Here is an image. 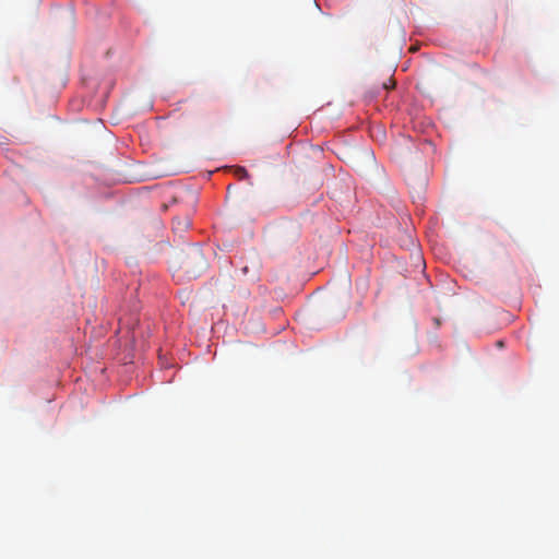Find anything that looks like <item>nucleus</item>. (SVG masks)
<instances>
[{
    "mask_svg": "<svg viewBox=\"0 0 559 559\" xmlns=\"http://www.w3.org/2000/svg\"><path fill=\"white\" fill-rule=\"evenodd\" d=\"M183 269L193 276L200 275V273L206 269V261L199 248L191 249L183 262Z\"/></svg>",
    "mask_w": 559,
    "mask_h": 559,
    "instance_id": "obj_1",
    "label": "nucleus"
},
{
    "mask_svg": "<svg viewBox=\"0 0 559 559\" xmlns=\"http://www.w3.org/2000/svg\"><path fill=\"white\" fill-rule=\"evenodd\" d=\"M190 226H191V219L187 215L178 216V217L174 218L173 229L177 234L185 233L186 230H188L190 228Z\"/></svg>",
    "mask_w": 559,
    "mask_h": 559,
    "instance_id": "obj_2",
    "label": "nucleus"
},
{
    "mask_svg": "<svg viewBox=\"0 0 559 559\" xmlns=\"http://www.w3.org/2000/svg\"><path fill=\"white\" fill-rule=\"evenodd\" d=\"M235 175L240 178V179H243V178H247L248 177V171L245 167H240V166H237L235 168Z\"/></svg>",
    "mask_w": 559,
    "mask_h": 559,
    "instance_id": "obj_3",
    "label": "nucleus"
}]
</instances>
